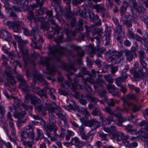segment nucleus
Returning <instances> with one entry per match:
<instances>
[{"label": "nucleus", "instance_id": "obj_13", "mask_svg": "<svg viewBox=\"0 0 148 148\" xmlns=\"http://www.w3.org/2000/svg\"><path fill=\"white\" fill-rule=\"evenodd\" d=\"M18 79L20 81V84L19 86L20 88L24 91H28V85L24 80L23 76L21 75H18L17 76Z\"/></svg>", "mask_w": 148, "mask_h": 148}, {"label": "nucleus", "instance_id": "obj_26", "mask_svg": "<svg viewBox=\"0 0 148 148\" xmlns=\"http://www.w3.org/2000/svg\"><path fill=\"white\" fill-rule=\"evenodd\" d=\"M4 76L10 84H15V81L14 77L10 73L5 71L4 73Z\"/></svg>", "mask_w": 148, "mask_h": 148}, {"label": "nucleus", "instance_id": "obj_6", "mask_svg": "<svg viewBox=\"0 0 148 148\" xmlns=\"http://www.w3.org/2000/svg\"><path fill=\"white\" fill-rule=\"evenodd\" d=\"M31 38L34 44V47L38 49L39 47L41 46V43L43 39L40 35L39 32L37 28L33 29L31 32Z\"/></svg>", "mask_w": 148, "mask_h": 148}, {"label": "nucleus", "instance_id": "obj_36", "mask_svg": "<svg viewBox=\"0 0 148 148\" xmlns=\"http://www.w3.org/2000/svg\"><path fill=\"white\" fill-rule=\"evenodd\" d=\"M47 110H48L49 111V117L53 120V122L52 123L53 124V122H54V121H55L53 120V119L55 117V108L53 107H51L50 108H48V109Z\"/></svg>", "mask_w": 148, "mask_h": 148}, {"label": "nucleus", "instance_id": "obj_31", "mask_svg": "<svg viewBox=\"0 0 148 148\" xmlns=\"http://www.w3.org/2000/svg\"><path fill=\"white\" fill-rule=\"evenodd\" d=\"M36 109L39 112H41L43 115L46 114V111L48 109V107L47 105L46 107L42 106H38L36 108Z\"/></svg>", "mask_w": 148, "mask_h": 148}, {"label": "nucleus", "instance_id": "obj_1", "mask_svg": "<svg viewBox=\"0 0 148 148\" xmlns=\"http://www.w3.org/2000/svg\"><path fill=\"white\" fill-rule=\"evenodd\" d=\"M68 78L69 80V82L65 81V84L67 86V87H69L71 86H72V89L75 90L79 89H84L89 92V93H87L86 95H84V96L86 97V99L90 100V102L96 104L99 101V99L96 97H92L91 95H94L95 93L92 92V89L90 86L86 84L87 82H89L90 83L94 84V86L95 89L97 91H99L100 87H102V85L104 84V82L102 81L100 79H98L95 81L92 80V77L89 76V77L86 78V79H83L82 82L84 84V86L81 85H78L75 81V83L74 84L73 83V81L71 80V78L68 76Z\"/></svg>", "mask_w": 148, "mask_h": 148}, {"label": "nucleus", "instance_id": "obj_33", "mask_svg": "<svg viewBox=\"0 0 148 148\" xmlns=\"http://www.w3.org/2000/svg\"><path fill=\"white\" fill-rule=\"evenodd\" d=\"M90 49L91 50V52L89 53V55L91 57H93L94 54L96 53L97 51H98L100 53H101L104 52L105 51V50L102 48H99L98 49H95L94 48H91Z\"/></svg>", "mask_w": 148, "mask_h": 148}, {"label": "nucleus", "instance_id": "obj_62", "mask_svg": "<svg viewBox=\"0 0 148 148\" xmlns=\"http://www.w3.org/2000/svg\"><path fill=\"white\" fill-rule=\"evenodd\" d=\"M45 8H40V9L36 11V12L38 15H42L44 13Z\"/></svg>", "mask_w": 148, "mask_h": 148}, {"label": "nucleus", "instance_id": "obj_41", "mask_svg": "<svg viewBox=\"0 0 148 148\" xmlns=\"http://www.w3.org/2000/svg\"><path fill=\"white\" fill-rule=\"evenodd\" d=\"M5 110V106L0 103V118L2 119L4 116Z\"/></svg>", "mask_w": 148, "mask_h": 148}, {"label": "nucleus", "instance_id": "obj_3", "mask_svg": "<svg viewBox=\"0 0 148 148\" xmlns=\"http://www.w3.org/2000/svg\"><path fill=\"white\" fill-rule=\"evenodd\" d=\"M14 37L15 39L17 41L18 43V47L23 54V59L25 62V65L24 66V68L26 71V76L27 78L29 77L30 73L28 69H27V64L28 63H30L33 65L35 64L34 61L32 62V60L35 59V57L37 56L38 55L34 53L31 57L30 59L29 58L27 51L24 48V45L25 43L21 38L17 35H14Z\"/></svg>", "mask_w": 148, "mask_h": 148}, {"label": "nucleus", "instance_id": "obj_9", "mask_svg": "<svg viewBox=\"0 0 148 148\" xmlns=\"http://www.w3.org/2000/svg\"><path fill=\"white\" fill-rule=\"evenodd\" d=\"M79 119L80 121L83 123L85 126L90 127L92 130H96L100 126L99 122L94 120L91 121H85L83 118H80Z\"/></svg>", "mask_w": 148, "mask_h": 148}, {"label": "nucleus", "instance_id": "obj_19", "mask_svg": "<svg viewBox=\"0 0 148 148\" xmlns=\"http://www.w3.org/2000/svg\"><path fill=\"white\" fill-rule=\"evenodd\" d=\"M56 111H55V113L58 116V118L62 120L65 123H66L67 121L65 116L64 115L63 112L61 108L57 106L56 108Z\"/></svg>", "mask_w": 148, "mask_h": 148}, {"label": "nucleus", "instance_id": "obj_25", "mask_svg": "<svg viewBox=\"0 0 148 148\" xmlns=\"http://www.w3.org/2000/svg\"><path fill=\"white\" fill-rule=\"evenodd\" d=\"M128 77L127 75L125 76L124 75H122L121 76L118 77L116 79L115 83L118 86H121L122 85V82H125Z\"/></svg>", "mask_w": 148, "mask_h": 148}, {"label": "nucleus", "instance_id": "obj_40", "mask_svg": "<svg viewBox=\"0 0 148 148\" xmlns=\"http://www.w3.org/2000/svg\"><path fill=\"white\" fill-rule=\"evenodd\" d=\"M37 138L36 140H38L39 139H42L44 138V134L41 130L39 129H37Z\"/></svg>", "mask_w": 148, "mask_h": 148}, {"label": "nucleus", "instance_id": "obj_29", "mask_svg": "<svg viewBox=\"0 0 148 148\" xmlns=\"http://www.w3.org/2000/svg\"><path fill=\"white\" fill-rule=\"evenodd\" d=\"M121 20L123 22V24L126 26L127 27H131L132 26V22L127 18V16H123V17L121 18Z\"/></svg>", "mask_w": 148, "mask_h": 148}, {"label": "nucleus", "instance_id": "obj_57", "mask_svg": "<svg viewBox=\"0 0 148 148\" xmlns=\"http://www.w3.org/2000/svg\"><path fill=\"white\" fill-rule=\"evenodd\" d=\"M85 28L86 30V36H88V33L91 31H92L93 29L94 28V27L92 26L91 27H88L87 25H85Z\"/></svg>", "mask_w": 148, "mask_h": 148}, {"label": "nucleus", "instance_id": "obj_48", "mask_svg": "<svg viewBox=\"0 0 148 148\" xmlns=\"http://www.w3.org/2000/svg\"><path fill=\"white\" fill-rule=\"evenodd\" d=\"M83 24V21L82 19H79L78 21V25L79 26L78 29H76L74 31V34H75V32H77L78 31L83 30L84 29V27H82V25Z\"/></svg>", "mask_w": 148, "mask_h": 148}, {"label": "nucleus", "instance_id": "obj_35", "mask_svg": "<svg viewBox=\"0 0 148 148\" xmlns=\"http://www.w3.org/2000/svg\"><path fill=\"white\" fill-rule=\"evenodd\" d=\"M128 6V4L127 2H124L121 8V15L122 16V18L123 17V16H125L124 14Z\"/></svg>", "mask_w": 148, "mask_h": 148}, {"label": "nucleus", "instance_id": "obj_44", "mask_svg": "<svg viewBox=\"0 0 148 148\" xmlns=\"http://www.w3.org/2000/svg\"><path fill=\"white\" fill-rule=\"evenodd\" d=\"M31 103L34 106H36L38 103L40 101V100L34 95H32L31 99Z\"/></svg>", "mask_w": 148, "mask_h": 148}, {"label": "nucleus", "instance_id": "obj_30", "mask_svg": "<svg viewBox=\"0 0 148 148\" xmlns=\"http://www.w3.org/2000/svg\"><path fill=\"white\" fill-rule=\"evenodd\" d=\"M26 112L25 111H22L20 112L18 114V121L23 123L25 122L26 121V118L24 117V115L25 114Z\"/></svg>", "mask_w": 148, "mask_h": 148}, {"label": "nucleus", "instance_id": "obj_60", "mask_svg": "<svg viewBox=\"0 0 148 148\" xmlns=\"http://www.w3.org/2000/svg\"><path fill=\"white\" fill-rule=\"evenodd\" d=\"M79 130L80 133L79 134L80 136L84 134H86V132L84 130V126L83 125L79 127Z\"/></svg>", "mask_w": 148, "mask_h": 148}, {"label": "nucleus", "instance_id": "obj_38", "mask_svg": "<svg viewBox=\"0 0 148 148\" xmlns=\"http://www.w3.org/2000/svg\"><path fill=\"white\" fill-rule=\"evenodd\" d=\"M127 17L128 19L130 20L134 23H136L137 21V16L136 14L133 13L132 15L130 14Z\"/></svg>", "mask_w": 148, "mask_h": 148}, {"label": "nucleus", "instance_id": "obj_10", "mask_svg": "<svg viewBox=\"0 0 148 148\" xmlns=\"http://www.w3.org/2000/svg\"><path fill=\"white\" fill-rule=\"evenodd\" d=\"M132 127L133 126L130 124L125 127L126 131L130 134L135 135L137 136H141L144 138V139L146 138L144 132L142 130H139L138 131H137L136 130L132 129Z\"/></svg>", "mask_w": 148, "mask_h": 148}, {"label": "nucleus", "instance_id": "obj_37", "mask_svg": "<svg viewBox=\"0 0 148 148\" xmlns=\"http://www.w3.org/2000/svg\"><path fill=\"white\" fill-rule=\"evenodd\" d=\"M123 54V53L121 51L119 52H115L113 53V54L112 55V58L113 60H115L121 57Z\"/></svg>", "mask_w": 148, "mask_h": 148}, {"label": "nucleus", "instance_id": "obj_39", "mask_svg": "<svg viewBox=\"0 0 148 148\" xmlns=\"http://www.w3.org/2000/svg\"><path fill=\"white\" fill-rule=\"evenodd\" d=\"M34 18V17L33 12L32 10H29L28 12L27 19H26V20H27V21L28 22H29L30 23V24H31L32 20Z\"/></svg>", "mask_w": 148, "mask_h": 148}, {"label": "nucleus", "instance_id": "obj_27", "mask_svg": "<svg viewBox=\"0 0 148 148\" xmlns=\"http://www.w3.org/2000/svg\"><path fill=\"white\" fill-rule=\"evenodd\" d=\"M114 138H116L118 141L123 140V139H127L129 138L128 136H125L123 133L120 132H117Z\"/></svg>", "mask_w": 148, "mask_h": 148}, {"label": "nucleus", "instance_id": "obj_23", "mask_svg": "<svg viewBox=\"0 0 148 148\" xmlns=\"http://www.w3.org/2000/svg\"><path fill=\"white\" fill-rule=\"evenodd\" d=\"M88 13L90 19L92 21L98 22L96 23L97 25H101V21L97 15H95L90 10L89 11Z\"/></svg>", "mask_w": 148, "mask_h": 148}, {"label": "nucleus", "instance_id": "obj_61", "mask_svg": "<svg viewBox=\"0 0 148 148\" xmlns=\"http://www.w3.org/2000/svg\"><path fill=\"white\" fill-rule=\"evenodd\" d=\"M140 63L142 65L143 68H144L146 71H148V69L146 68L147 64L146 63L145 61L144 60H140Z\"/></svg>", "mask_w": 148, "mask_h": 148}, {"label": "nucleus", "instance_id": "obj_17", "mask_svg": "<svg viewBox=\"0 0 148 148\" xmlns=\"http://www.w3.org/2000/svg\"><path fill=\"white\" fill-rule=\"evenodd\" d=\"M115 31L116 33L118 35L116 38L117 40H119L124 37L125 33L124 32L123 30L122 25H119L116 26Z\"/></svg>", "mask_w": 148, "mask_h": 148}, {"label": "nucleus", "instance_id": "obj_22", "mask_svg": "<svg viewBox=\"0 0 148 148\" xmlns=\"http://www.w3.org/2000/svg\"><path fill=\"white\" fill-rule=\"evenodd\" d=\"M21 106L25 110H27L28 111L30 115L34 119L37 120H39L40 119V118L38 116L35 115H33L30 112H31L33 110V108L32 106H28L23 103H21Z\"/></svg>", "mask_w": 148, "mask_h": 148}, {"label": "nucleus", "instance_id": "obj_56", "mask_svg": "<svg viewBox=\"0 0 148 148\" xmlns=\"http://www.w3.org/2000/svg\"><path fill=\"white\" fill-rule=\"evenodd\" d=\"M145 56V52L142 50L139 51L138 52V57L140 60L144 59Z\"/></svg>", "mask_w": 148, "mask_h": 148}, {"label": "nucleus", "instance_id": "obj_45", "mask_svg": "<svg viewBox=\"0 0 148 148\" xmlns=\"http://www.w3.org/2000/svg\"><path fill=\"white\" fill-rule=\"evenodd\" d=\"M119 102V101L116 99L111 98L110 99L109 101L107 102V103L108 106H113L116 103H118Z\"/></svg>", "mask_w": 148, "mask_h": 148}, {"label": "nucleus", "instance_id": "obj_53", "mask_svg": "<svg viewBox=\"0 0 148 148\" xmlns=\"http://www.w3.org/2000/svg\"><path fill=\"white\" fill-rule=\"evenodd\" d=\"M67 106L68 108L70 110H77L78 109V105L75 103H73V105L69 104Z\"/></svg>", "mask_w": 148, "mask_h": 148}, {"label": "nucleus", "instance_id": "obj_64", "mask_svg": "<svg viewBox=\"0 0 148 148\" xmlns=\"http://www.w3.org/2000/svg\"><path fill=\"white\" fill-rule=\"evenodd\" d=\"M101 113L99 109L97 108H95L93 110L92 114L94 116H96Z\"/></svg>", "mask_w": 148, "mask_h": 148}, {"label": "nucleus", "instance_id": "obj_63", "mask_svg": "<svg viewBox=\"0 0 148 148\" xmlns=\"http://www.w3.org/2000/svg\"><path fill=\"white\" fill-rule=\"evenodd\" d=\"M81 112L85 114L86 116H88L90 115L89 112L87 110L86 108H82L80 110Z\"/></svg>", "mask_w": 148, "mask_h": 148}, {"label": "nucleus", "instance_id": "obj_50", "mask_svg": "<svg viewBox=\"0 0 148 148\" xmlns=\"http://www.w3.org/2000/svg\"><path fill=\"white\" fill-rule=\"evenodd\" d=\"M84 51H78V52L77 56L79 58V59L78 60L77 62L79 64H81L82 61L81 58L84 56Z\"/></svg>", "mask_w": 148, "mask_h": 148}, {"label": "nucleus", "instance_id": "obj_11", "mask_svg": "<svg viewBox=\"0 0 148 148\" xmlns=\"http://www.w3.org/2000/svg\"><path fill=\"white\" fill-rule=\"evenodd\" d=\"M102 129L109 134L108 136L110 139L114 138L115 134L117 132V129L115 127L111 125L110 127H103Z\"/></svg>", "mask_w": 148, "mask_h": 148}, {"label": "nucleus", "instance_id": "obj_14", "mask_svg": "<svg viewBox=\"0 0 148 148\" xmlns=\"http://www.w3.org/2000/svg\"><path fill=\"white\" fill-rule=\"evenodd\" d=\"M56 121H54L53 122V123L52 124H49L47 125V128L48 131L46 132V134L48 136H50V132L53 130L54 132V134L55 135L57 136L56 133V131L57 130L58 127H57L55 123Z\"/></svg>", "mask_w": 148, "mask_h": 148}, {"label": "nucleus", "instance_id": "obj_59", "mask_svg": "<svg viewBox=\"0 0 148 148\" xmlns=\"http://www.w3.org/2000/svg\"><path fill=\"white\" fill-rule=\"evenodd\" d=\"M32 95L26 94L25 97L24 102L26 103H28L29 102V99L31 100Z\"/></svg>", "mask_w": 148, "mask_h": 148}, {"label": "nucleus", "instance_id": "obj_20", "mask_svg": "<svg viewBox=\"0 0 148 148\" xmlns=\"http://www.w3.org/2000/svg\"><path fill=\"white\" fill-rule=\"evenodd\" d=\"M138 125L141 127L145 126L144 129H142L140 130H142L145 132V135L146 138L144 139L145 143V140L148 138V122H145L144 121H142L139 124H138Z\"/></svg>", "mask_w": 148, "mask_h": 148}, {"label": "nucleus", "instance_id": "obj_55", "mask_svg": "<svg viewBox=\"0 0 148 148\" xmlns=\"http://www.w3.org/2000/svg\"><path fill=\"white\" fill-rule=\"evenodd\" d=\"M50 27V25L48 22L42 23L41 27L43 29L47 30Z\"/></svg>", "mask_w": 148, "mask_h": 148}, {"label": "nucleus", "instance_id": "obj_4", "mask_svg": "<svg viewBox=\"0 0 148 148\" xmlns=\"http://www.w3.org/2000/svg\"><path fill=\"white\" fill-rule=\"evenodd\" d=\"M124 111H125L124 110L123 107V109L118 107L114 111V117L116 120V121H115V123L119 126H121L122 125L123 122H125L127 120L131 121L132 122H134V120H136V118L132 114L127 119L123 118L121 116V114Z\"/></svg>", "mask_w": 148, "mask_h": 148}, {"label": "nucleus", "instance_id": "obj_54", "mask_svg": "<svg viewBox=\"0 0 148 148\" xmlns=\"http://www.w3.org/2000/svg\"><path fill=\"white\" fill-rule=\"evenodd\" d=\"M3 31H4V32L7 34V37H6L5 40L8 42H11L12 40V38L11 36L10 33L5 29H4Z\"/></svg>", "mask_w": 148, "mask_h": 148}, {"label": "nucleus", "instance_id": "obj_42", "mask_svg": "<svg viewBox=\"0 0 148 148\" xmlns=\"http://www.w3.org/2000/svg\"><path fill=\"white\" fill-rule=\"evenodd\" d=\"M112 121L115 123V121H116V120L114 117V116H108L107 118L105 119L104 122L106 125H109L111 121Z\"/></svg>", "mask_w": 148, "mask_h": 148}, {"label": "nucleus", "instance_id": "obj_16", "mask_svg": "<svg viewBox=\"0 0 148 148\" xmlns=\"http://www.w3.org/2000/svg\"><path fill=\"white\" fill-rule=\"evenodd\" d=\"M48 21L50 22L51 24L54 26V27L52 26L51 28L52 30L51 32H53V34H59V33L60 27L57 25L52 17H48Z\"/></svg>", "mask_w": 148, "mask_h": 148}, {"label": "nucleus", "instance_id": "obj_24", "mask_svg": "<svg viewBox=\"0 0 148 148\" xmlns=\"http://www.w3.org/2000/svg\"><path fill=\"white\" fill-rule=\"evenodd\" d=\"M52 5L54 7L56 12L57 13L59 12H62L61 8L59 5L60 0H51Z\"/></svg>", "mask_w": 148, "mask_h": 148}, {"label": "nucleus", "instance_id": "obj_49", "mask_svg": "<svg viewBox=\"0 0 148 148\" xmlns=\"http://www.w3.org/2000/svg\"><path fill=\"white\" fill-rule=\"evenodd\" d=\"M64 66L66 70L70 72L72 71L75 72L77 70L73 65H68L65 64H64Z\"/></svg>", "mask_w": 148, "mask_h": 148}, {"label": "nucleus", "instance_id": "obj_32", "mask_svg": "<svg viewBox=\"0 0 148 148\" xmlns=\"http://www.w3.org/2000/svg\"><path fill=\"white\" fill-rule=\"evenodd\" d=\"M124 52L127 60L129 61H131L134 58L133 54L128 49H125Z\"/></svg>", "mask_w": 148, "mask_h": 148}, {"label": "nucleus", "instance_id": "obj_18", "mask_svg": "<svg viewBox=\"0 0 148 148\" xmlns=\"http://www.w3.org/2000/svg\"><path fill=\"white\" fill-rule=\"evenodd\" d=\"M11 131V134L13 136L12 137L9 134H7V135L9 139L11 142L14 143V144L16 145L17 141H18L16 135V130L14 128L10 129Z\"/></svg>", "mask_w": 148, "mask_h": 148}, {"label": "nucleus", "instance_id": "obj_15", "mask_svg": "<svg viewBox=\"0 0 148 148\" xmlns=\"http://www.w3.org/2000/svg\"><path fill=\"white\" fill-rule=\"evenodd\" d=\"M92 8L93 9L95 10L97 12L101 13V16L103 18H104L106 13V9L103 5L101 4L94 5L92 6Z\"/></svg>", "mask_w": 148, "mask_h": 148}, {"label": "nucleus", "instance_id": "obj_51", "mask_svg": "<svg viewBox=\"0 0 148 148\" xmlns=\"http://www.w3.org/2000/svg\"><path fill=\"white\" fill-rule=\"evenodd\" d=\"M113 5L112 0H106V5L108 9H112Z\"/></svg>", "mask_w": 148, "mask_h": 148}, {"label": "nucleus", "instance_id": "obj_58", "mask_svg": "<svg viewBox=\"0 0 148 148\" xmlns=\"http://www.w3.org/2000/svg\"><path fill=\"white\" fill-rule=\"evenodd\" d=\"M107 89H108L110 92L116 90V88L114 85L109 84L106 86Z\"/></svg>", "mask_w": 148, "mask_h": 148}, {"label": "nucleus", "instance_id": "obj_2", "mask_svg": "<svg viewBox=\"0 0 148 148\" xmlns=\"http://www.w3.org/2000/svg\"><path fill=\"white\" fill-rule=\"evenodd\" d=\"M64 50V48L62 47L58 46L57 47L54 46L53 47L50 48L49 49V56L50 59L47 58L41 59L40 61L41 64L46 66V70L50 75H53L56 71L54 66H51L49 64L50 60L60 61V58L63 54Z\"/></svg>", "mask_w": 148, "mask_h": 148}, {"label": "nucleus", "instance_id": "obj_8", "mask_svg": "<svg viewBox=\"0 0 148 148\" xmlns=\"http://www.w3.org/2000/svg\"><path fill=\"white\" fill-rule=\"evenodd\" d=\"M123 100V105L124 109L126 112H128L129 111V108L131 106H132V110L134 112H136L140 110L141 108V106L140 105L131 103L125 99H124Z\"/></svg>", "mask_w": 148, "mask_h": 148}, {"label": "nucleus", "instance_id": "obj_7", "mask_svg": "<svg viewBox=\"0 0 148 148\" xmlns=\"http://www.w3.org/2000/svg\"><path fill=\"white\" fill-rule=\"evenodd\" d=\"M139 63L136 62L134 64V67L131 69L130 70V73L133 75L134 78L140 80L143 79L145 75L143 69L140 68L137 71L136 68L139 66Z\"/></svg>", "mask_w": 148, "mask_h": 148}, {"label": "nucleus", "instance_id": "obj_21", "mask_svg": "<svg viewBox=\"0 0 148 148\" xmlns=\"http://www.w3.org/2000/svg\"><path fill=\"white\" fill-rule=\"evenodd\" d=\"M70 143L71 144L74 145L77 148H82L83 146V142H80L77 137H75L71 138Z\"/></svg>", "mask_w": 148, "mask_h": 148}, {"label": "nucleus", "instance_id": "obj_5", "mask_svg": "<svg viewBox=\"0 0 148 148\" xmlns=\"http://www.w3.org/2000/svg\"><path fill=\"white\" fill-rule=\"evenodd\" d=\"M33 77L34 82V86L35 85V84L36 82V80H38L40 82H42L44 85L46 86H47L48 84V83L45 80L42 76L39 73L37 72L36 74H34ZM32 87L35 90L34 92L40 96L43 95V93L47 90V88L49 89L47 86H46V87L42 89H40L38 87H34L33 86Z\"/></svg>", "mask_w": 148, "mask_h": 148}, {"label": "nucleus", "instance_id": "obj_34", "mask_svg": "<svg viewBox=\"0 0 148 148\" xmlns=\"http://www.w3.org/2000/svg\"><path fill=\"white\" fill-rule=\"evenodd\" d=\"M3 23L4 25L8 26L10 29H12L16 23L8 20L6 19L3 21Z\"/></svg>", "mask_w": 148, "mask_h": 148}, {"label": "nucleus", "instance_id": "obj_47", "mask_svg": "<svg viewBox=\"0 0 148 148\" xmlns=\"http://www.w3.org/2000/svg\"><path fill=\"white\" fill-rule=\"evenodd\" d=\"M40 0H36V3L34 5L31 6L32 9H34L35 8L37 7L42 6L43 3V0H42L40 2H39Z\"/></svg>", "mask_w": 148, "mask_h": 148}, {"label": "nucleus", "instance_id": "obj_28", "mask_svg": "<svg viewBox=\"0 0 148 148\" xmlns=\"http://www.w3.org/2000/svg\"><path fill=\"white\" fill-rule=\"evenodd\" d=\"M84 134L80 136L83 140H87L88 142H90L93 139L94 134L90 133H88L86 135Z\"/></svg>", "mask_w": 148, "mask_h": 148}, {"label": "nucleus", "instance_id": "obj_46", "mask_svg": "<svg viewBox=\"0 0 148 148\" xmlns=\"http://www.w3.org/2000/svg\"><path fill=\"white\" fill-rule=\"evenodd\" d=\"M27 1H25L23 5H21L20 7H17L16 6H14L13 7V8L14 10L16 11L20 12L21 11V8H23V5H27V1H31L32 0H26Z\"/></svg>", "mask_w": 148, "mask_h": 148}, {"label": "nucleus", "instance_id": "obj_43", "mask_svg": "<svg viewBox=\"0 0 148 148\" xmlns=\"http://www.w3.org/2000/svg\"><path fill=\"white\" fill-rule=\"evenodd\" d=\"M106 112L110 114L109 116H113L114 111H113L112 109L109 106L105 107L103 109Z\"/></svg>", "mask_w": 148, "mask_h": 148}, {"label": "nucleus", "instance_id": "obj_12", "mask_svg": "<svg viewBox=\"0 0 148 148\" xmlns=\"http://www.w3.org/2000/svg\"><path fill=\"white\" fill-rule=\"evenodd\" d=\"M72 94L76 98L79 99V102L81 104L83 105L86 104L87 103V101L85 99H84V98H86V97L84 96V95H86L87 94V93H86L80 94L78 92L76 91H72Z\"/></svg>", "mask_w": 148, "mask_h": 148}, {"label": "nucleus", "instance_id": "obj_52", "mask_svg": "<svg viewBox=\"0 0 148 148\" xmlns=\"http://www.w3.org/2000/svg\"><path fill=\"white\" fill-rule=\"evenodd\" d=\"M127 99H130L135 100L136 101H138V99H137L135 94H129L127 95Z\"/></svg>", "mask_w": 148, "mask_h": 148}]
</instances>
